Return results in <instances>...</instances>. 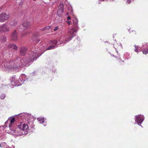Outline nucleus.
<instances>
[{
    "instance_id": "nucleus-27",
    "label": "nucleus",
    "mask_w": 148,
    "mask_h": 148,
    "mask_svg": "<svg viewBox=\"0 0 148 148\" xmlns=\"http://www.w3.org/2000/svg\"><path fill=\"white\" fill-rule=\"evenodd\" d=\"M5 97V94H1L0 96V98L1 99H3Z\"/></svg>"
},
{
    "instance_id": "nucleus-21",
    "label": "nucleus",
    "mask_w": 148,
    "mask_h": 148,
    "mask_svg": "<svg viewBox=\"0 0 148 148\" xmlns=\"http://www.w3.org/2000/svg\"><path fill=\"white\" fill-rule=\"evenodd\" d=\"M51 26H48L45 27L41 29L40 31H45L46 30H49L51 28Z\"/></svg>"
},
{
    "instance_id": "nucleus-29",
    "label": "nucleus",
    "mask_w": 148,
    "mask_h": 148,
    "mask_svg": "<svg viewBox=\"0 0 148 148\" xmlns=\"http://www.w3.org/2000/svg\"><path fill=\"white\" fill-rule=\"evenodd\" d=\"M56 69L54 67L52 68V71L54 73H55L56 72Z\"/></svg>"
},
{
    "instance_id": "nucleus-11",
    "label": "nucleus",
    "mask_w": 148,
    "mask_h": 148,
    "mask_svg": "<svg viewBox=\"0 0 148 148\" xmlns=\"http://www.w3.org/2000/svg\"><path fill=\"white\" fill-rule=\"evenodd\" d=\"M27 50V49L24 47H22L20 48V54L21 56L24 55Z\"/></svg>"
},
{
    "instance_id": "nucleus-7",
    "label": "nucleus",
    "mask_w": 148,
    "mask_h": 148,
    "mask_svg": "<svg viewBox=\"0 0 148 148\" xmlns=\"http://www.w3.org/2000/svg\"><path fill=\"white\" fill-rule=\"evenodd\" d=\"M9 30V28L8 25L4 24L0 26V32L2 33L8 32Z\"/></svg>"
},
{
    "instance_id": "nucleus-8",
    "label": "nucleus",
    "mask_w": 148,
    "mask_h": 148,
    "mask_svg": "<svg viewBox=\"0 0 148 148\" xmlns=\"http://www.w3.org/2000/svg\"><path fill=\"white\" fill-rule=\"evenodd\" d=\"M9 17L8 14H7L5 13H2L0 14V21H3L7 20Z\"/></svg>"
},
{
    "instance_id": "nucleus-28",
    "label": "nucleus",
    "mask_w": 148,
    "mask_h": 148,
    "mask_svg": "<svg viewBox=\"0 0 148 148\" xmlns=\"http://www.w3.org/2000/svg\"><path fill=\"white\" fill-rule=\"evenodd\" d=\"M59 29V26H57L54 29V31H56L57 30H58V29Z\"/></svg>"
},
{
    "instance_id": "nucleus-33",
    "label": "nucleus",
    "mask_w": 148,
    "mask_h": 148,
    "mask_svg": "<svg viewBox=\"0 0 148 148\" xmlns=\"http://www.w3.org/2000/svg\"><path fill=\"white\" fill-rule=\"evenodd\" d=\"M71 19V18L69 16H68L67 18V20H69Z\"/></svg>"
},
{
    "instance_id": "nucleus-10",
    "label": "nucleus",
    "mask_w": 148,
    "mask_h": 148,
    "mask_svg": "<svg viewBox=\"0 0 148 148\" xmlns=\"http://www.w3.org/2000/svg\"><path fill=\"white\" fill-rule=\"evenodd\" d=\"M11 38L13 40L16 41L18 39V33L16 30L13 32L11 36Z\"/></svg>"
},
{
    "instance_id": "nucleus-20",
    "label": "nucleus",
    "mask_w": 148,
    "mask_h": 148,
    "mask_svg": "<svg viewBox=\"0 0 148 148\" xmlns=\"http://www.w3.org/2000/svg\"><path fill=\"white\" fill-rule=\"evenodd\" d=\"M8 145L5 142H3L0 144V147L3 148H7Z\"/></svg>"
},
{
    "instance_id": "nucleus-15",
    "label": "nucleus",
    "mask_w": 148,
    "mask_h": 148,
    "mask_svg": "<svg viewBox=\"0 0 148 148\" xmlns=\"http://www.w3.org/2000/svg\"><path fill=\"white\" fill-rule=\"evenodd\" d=\"M29 23L27 21H23L22 25L24 27V29H26L29 26Z\"/></svg>"
},
{
    "instance_id": "nucleus-13",
    "label": "nucleus",
    "mask_w": 148,
    "mask_h": 148,
    "mask_svg": "<svg viewBox=\"0 0 148 148\" xmlns=\"http://www.w3.org/2000/svg\"><path fill=\"white\" fill-rule=\"evenodd\" d=\"M37 120L40 123L43 124V125L45 126L47 125L46 122H45V121L46 119H45L44 117L38 118L37 119Z\"/></svg>"
},
{
    "instance_id": "nucleus-31",
    "label": "nucleus",
    "mask_w": 148,
    "mask_h": 148,
    "mask_svg": "<svg viewBox=\"0 0 148 148\" xmlns=\"http://www.w3.org/2000/svg\"><path fill=\"white\" fill-rule=\"evenodd\" d=\"M105 0H99V1H98V3L100 4L102 1H104Z\"/></svg>"
},
{
    "instance_id": "nucleus-5",
    "label": "nucleus",
    "mask_w": 148,
    "mask_h": 148,
    "mask_svg": "<svg viewBox=\"0 0 148 148\" xmlns=\"http://www.w3.org/2000/svg\"><path fill=\"white\" fill-rule=\"evenodd\" d=\"M145 117L143 115L138 114L136 115L135 116V123L139 126L143 127L141 124L143 123L145 119Z\"/></svg>"
},
{
    "instance_id": "nucleus-24",
    "label": "nucleus",
    "mask_w": 148,
    "mask_h": 148,
    "mask_svg": "<svg viewBox=\"0 0 148 148\" xmlns=\"http://www.w3.org/2000/svg\"><path fill=\"white\" fill-rule=\"evenodd\" d=\"M147 43H143V46H142V48L143 49H147Z\"/></svg>"
},
{
    "instance_id": "nucleus-2",
    "label": "nucleus",
    "mask_w": 148,
    "mask_h": 148,
    "mask_svg": "<svg viewBox=\"0 0 148 148\" xmlns=\"http://www.w3.org/2000/svg\"><path fill=\"white\" fill-rule=\"evenodd\" d=\"M19 118H22L26 120L25 123L21 122L17 125V127L15 130L14 122L15 118L14 117H10L6 121V125L8 124V127L7 128L8 130L9 131L10 134L15 138L23 135H27L30 132L31 129H34V125L33 124V116L27 113H23L17 115Z\"/></svg>"
},
{
    "instance_id": "nucleus-37",
    "label": "nucleus",
    "mask_w": 148,
    "mask_h": 148,
    "mask_svg": "<svg viewBox=\"0 0 148 148\" xmlns=\"http://www.w3.org/2000/svg\"><path fill=\"white\" fill-rule=\"evenodd\" d=\"M78 38H79V37H77V39H78Z\"/></svg>"
},
{
    "instance_id": "nucleus-1",
    "label": "nucleus",
    "mask_w": 148,
    "mask_h": 148,
    "mask_svg": "<svg viewBox=\"0 0 148 148\" xmlns=\"http://www.w3.org/2000/svg\"><path fill=\"white\" fill-rule=\"evenodd\" d=\"M75 30L72 28L68 31V33L62 35L57 40L51 41L52 45L47 49L45 48L46 44L43 42L39 43L37 46L33 47L29 52L27 57L23 58L19 57L14 60H5L1 65L3 69L6 71H14L24 66L29 65V64L36 60L46 50L55 49L59 45L65 44L72 40L74 35L73 34Z\"/></svg>"
},
{
    "instance_id": "nucleus-25",
    "label": "nucleus",
    "mask_w": 148,
    "mask_h": 148,
    "mask_svg": "<svg viewBox=\"0 0 148 148\" xmlns=\"http://www.w3.org/2000/svg\"><path fill=\"white\" fill-rule=\"evenodd\" d=\"M68 10L70 12V13L71 14H72L73 13V10L71 6L68 7Z\"/></svg>"
},
{
    "instance_id": "nucleus-9",
    "label": "nucleus",
    "mask_w": 148,
    "mask_h": 148,
    "mask_svg": "<svg viewBox=\"0 0 148 148\" xmlns=\"http://www.w3.org/2000/svg\"><path fill=\"white\" fill-rule=\"evenodd\" d=\"M64 5L62 3H61L59 6L57 14L58 15H61L64 12Z\"/></svg>"
},
{
    "instance_id": "nucleus-34",
    "label": "nucleus",
    "mask_w": 148,
    "mask_h": 148,
    "mask_svg": "<svg viewBox=\"0 0 148 148\" xmlns=\"http://www.w3.org/2000/svg\"><path fill=\"white\" fill-rule=\"evenodd\" d=\"M119 46H120L122 48V44L121 43H120V45Z\"/></svg>"
},
{
    "instance_id": "nucleus-16",
    "label": "nucleus",
    "mask_w": 148,
    "mask_h": 148,
    "mask_svg": "<svg viewBox=\"0 0 148 148\" xmlns=\"http://www.w3.org/2000/svg\"><path fill=\"white\" fill-rule=\"evenodd\" d=\"M6 40V37L4 36H1L0 37V44H3Z\"/></svg>"
},
{
    "instance_id": "nucleus-4",
    "label": "nucleus",
    "mask_w": 148,
    "mask_h": 148,
    "mask_svg": "<svg viewBox=\"0 0 148 148\" xmlns=\"http://www.w3.org/2000/svg\"><path fill=\"white\" fill-rule=\"evenodd\" d=\"M6 121L5 122V125L4 126H0V140H5L6 138V133L5 132H4V130L8 134H10L9 131H10V130H8L7 128L8 127V124L6 125L5 123Z\"/></svg>"
},
{
    "instance_id": "nucleus-32",
    "label": "nucleus",
    "mask_w": 148,
    "mask_h": 148,
    "mask_svg": "<svg viewBox=\"0 0 148 148\" xmlns=\"http://www.w3.org/2000/svg\"><path fill=\"white\" fill-rule=\"evenodd\" d=\"M66 22L69 25H70L71 24V21H67Z\"/></svg>"
},
{
    "instance_id": "nucleus-18",
    "label": "nucleus",
    "mask_w": 148,
    "mask_h": 148,
    "mask_svg": "<svg viewBox=\"0 0 148 148\" xmlns=\"http://www.w3.org/2000/svg\"><path fill=\"white\" fill-rule=\"evenodd\" d=\"M135 49L134 51L138 53L140 52V51H142L141 50V48L140 47H139L138 46L136 45H135Z\"/></svg>"
},
{
    "instance_id": "nucleus-22",
    "label": "nucleus",
    "mask_w": 148,
    "mask_h": 148,
    "mask_svg": "<svg viewBox=\"0 0 148 148\" xmlns=\"http://www.w3.org/2000/svg\"><path fill=\"white\" fill-rule=\"evenodd\" d=\"M36 36H34L33 40L35 42L38 43L39 42L40 40V39L38 38Z\"/></svg>"
},
{
    "instance_id": "nucleus-30",
    "label": "nucleus",
    "mask_w": 148,
    "mask_h": 148,
    "mask_svg": "<svg viewBox=\"0 0 148 148\" xmlns=\"http://www.w3.org/2000/svg\"><path fill=\"white\" fill-rule=\"evenodd\" d=\"M110 53V54L111 55V56H113V57H115L116 58H116H117V57H118V56H115L114 55V54H111L110 53V52L109 53Z\"/></svg>"
},
{
    "instance_id": "nucleus-26",
    "label": "nucleus",
    "mask_w": 148,
    "mask_h": 148,
    "mask_svg": "<svg viewBox=\"0 0 148 148\" xmlns=\"http://www.w3.org/2000/svg\"><path fill=\"white\" fill-rule=\"evenodd\" d=\"M143 53L144 54H147L148 53V49H144L142 51Z\"/></svg>"
},
{
    "instance_id": "nucleus-14",
    "label": "nucleus",
    "mask_w": 148,
    "mask_h": 148,
    "mask_svg": "<svg viewBox=\"0 0 148 148\" xmlns=\"http://www.w3.org/2000/svg\"><path fill=\"white\" fill-rule=\"evenodd\" d=\"M131 56L130 53L127 52L125 53L123 55V58L125 60L130 59Z\"/></svg>"
},
{
    "instance_id": "nucleus-12",
    "label": "nucleus",
    "mask_w": 148,
    "mask_h": 148,
    "mask_svg": "<svg viewBox=\"0 0 148 148\" xmlns=\"http://www.w3.org/2000/svg\"><path fill=\"white\" fill-rule=\"evenodd\" d=\"M8 47L11 50H13L14 51H17L18 49V47L15 44H11L9 45Z\"/></svg>"
},
{
    "instance_id": "nucleus-3",
    "label": "nucleus",
    "mask_w": 148,
    "mask_h": 148,
    "mask_svg": "<svg viewBox=\"0 0 148 148\" xmlns=\"http://www.w3.org/2000/svg\"><path fill=\"white\" fill-rule=\"evenodd\" d=\"M27 79L26 76L24 74H21L19 77V81L16 79L15 76H12L10 79V82L13 84V83H14V85L15 86H19L21 85L23 82Z\"/></svg>"
},
{
    "instance_id": "nucleus-36",
    "label": "nucleus",
    "mask_w": 148,
    "mask_h": 148,
    "mask_svg": "<svg viewBox=\"0 0 148 148\" xmlns=\"http://www.w3.org/2000/svg\"><path fill=\"white\" fill-rule=\"evenodd\" d=\"M147 49H148V43H147Z\"/></svg>"
},
{
    "instance_id": "nucleus-23",
    "label": "nucleus",
    "mask_w": 148,
    "mask_h": 148,
    "mask_svg": "<svg viewBox=\"0 0 148 148\" xmlns=\"http://www.w3.org/2000/svg\"><path fill=\"white\" fill-rule=\"evenodd\" d=\"M30 33L29 32L27 31H25V32L23 33L21 35V37H23L26 36L27 34H29Z\"/></svg>"
},
{
    "instance_id": "nucleus-19",
    "label": "nucleus",
    "mask_w": 148,
    "mask_h": 148,
    "mask_svg": "<svg viewBox=\"0 0 148 148\" xmlns=\"http://www.w3.org/2000/svg\"><path fill=\"white\" fill-rule=\"evenodd\" d=\"M17 23V21L15 20L11 21L9 23L11 27L16 26Z\"/></svg>"
},
{
    "instance_id": "nucleus-35",
    "label": "nucleus",
    "mask_w": 148,
    "mask_h": 148,
    "mask_svg": "<svg viewBox=\"0 0 148 148\" xmlns=\"http://www.w3.org/2000/svg\"><path fill=\"white\" fill-rule=\"evenodd\" d=\"M69 14V12H67L66 14V15L67 16Z\"/></svg>"
},
{
    "instance_id": "nucleus-6",
    "label": "nucleus",
    "mask_w": 148,
    "mask_h": 148,
    "mask_svg": "<svg viewBox=\"0 0 148 148\" xmlns=\"http://www.w3.org/2000/svg\"><path fill=\"white\" fill-rule=\"evenodd\" d=\"M73 21L74 27H75V28H72L71 29H69L68 30V31H69V30H71L72 28L74 29L75 30V31H74V32H73V34L74 35V37L75 36V33L77 32V29L79 28V27L78 25V21L77 18H74L73 19ZM68 33V32L67 33Z\"/></svg>"
},
{
    "instance_id": "nucleus-17",
    "label": "nucleus",
    "mask_w": 148,
    "mask_h": 148,
    "mask_svg": "<svg viewBox=\"0 0 148 148\" xmlns=\"http://www.w3.org/2000/svg\"><path fill=\"white\" fill-rule=\"evenodd\" d=\"M116 52L117 53V56H118V57H117V58H116L117 60L120 62H123L124 61L122 60H121V56H120V53H119L118 51L116 50Z\"/></svg>"
}]
</instances>
